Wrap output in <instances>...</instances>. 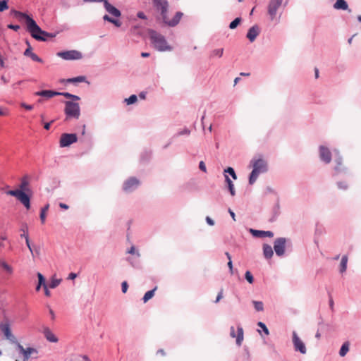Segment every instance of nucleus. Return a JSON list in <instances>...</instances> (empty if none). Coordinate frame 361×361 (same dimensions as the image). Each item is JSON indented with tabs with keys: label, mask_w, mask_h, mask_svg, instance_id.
Instances as JSON below:
<instances>
[{
	"label": "nucleus",
	"mask_w": 361,
	"mask_h": 361,
	"mask_svg": "<svg viewBox=\"0 0 361 361\" xmlns=\"http://www.w3.org/2000/svg\"><path fill=\"white\" fill-rule=\"evenodd\" d=\"M17 349L20 354L23 355V360L17 359L16 361H28L31 357L32 355H35L34 358H37V355L38 354V351L36 348L28 347L27 348H24L23 346L20 343H16Z\"/></svg>",
	"instance_id": "0eeeda50"
},
{
	"label": "nucleus",
	"mask_w": 361,
	"mask_h": 361,
	"mask_svg": "<svg viewBox=\"0 0 361 361\" xmlns=\"http://www.w3.org/2000/svg\"><path fill=\"white\" fill-rule=\"evenodd\" d=\"M78 140L77 135L75 133H63L60 138V147H66L71 144L76 142Z\"/></svg>",
	"instance_id": "2eb2a0df"
},
{
	"label": "nucleus",
	"mask_w": 361,
	"mask_h": 361,
	"mask_svg": "<svg viewBox=\"0 0 361 361\" xmlns=\"http://www.w3.org/2000/svg\"><path fill=\"white\" fill-rule=\"evenodd\" d=\"M43 334L48 341L51 343L58 342V338L53 334V332L48 327H45L44 329Z\"/></svg>",
	"instance_id": "b1692460"
},
{
	"label": "nucleus",
	"mask_w": 361,
	"mask_h": 361,
	"mask_svg": "<svg viewBox=\"0 0 361 361\" xmlns=\"http://www.w3.org/2000/svg\"><path fill=\"white\" fill-rule=\"evenodd\" d=\"M54 121L52 120L50 122L44 123V129H46L47 130H49L50 129V126H51V123H52Z\"/></svg>",
	"instance_id": "e2e57ef3"
},
{
	"label": "nucleus",
	"mask_w": 361,
	"mask_h": 361,
	"mask_svg": "<svg viewBox=\"0 0 361 361\" xmlns=\"http://www.w3.org/2000/svg\"><path fill=\"white\" fill-rule=\"evenodd\" d=\"M225 181L227 184L228 189L231 196H234L235 195V190L234 188V184L228 175L224 174Z\"/></svg>",
	"instance_id": "c85d7f7f"
},
{
	"label": "nucleus",
	"mask_w": 361,
	"mask_h": 361,
	"mask_svg": "<svg viewBox=\"0 0 361 361\" xmlns=\"http://www.w3.org/2000/svg\"><path fill=\"white\" fill-rule=\"evenodd\" d=\"M61 281V279L52 278L49 284V287L50 288H55L60 284Z\"/></svg>",
	"instance_id": "79ce46f5"
},
{
	"label": "nucleus",
	"mask_w": 361,
	"mask_h": 361,
	"mask_svg": "<svg viewBox=\"0 0 361 361\" xmlns=\"http://www.w3.org/2000/svg\"><path fill=\"white\" fill-rule=\"evenodd\" d=\"M281 212H280V204L279 200H277L276 202L274 205L272 209H271V216L269 219L270 222H274L276 220L278 216H279Z\"/></svg>",
	"instance_id": "5701e85b"
},
{
	"label": "nucleus",
	"mask_w": 361,
	"mask_h": 361,
	"mask_svg": "<svg viewBox=\"0 0 361 361\" xmlns=\"http://www.w3.org/2000/svg\"><path fill=\"white\" fill-rule=\"evenodd\" d=\"M37 278H38V284H39V286H43V287H45L47 286L45 282V278L41 273H39V272L37 273Z\"/></svg>",
	"instance_id": "a18cd8bd"
},
{
	"label": "nucleus",
	"mask_w": 361,
	"mask_h": 361,
	"mask_svg": "<svg viewBox=\"0 0 361 361\" xmlns=\"http://www.w3.org/2000/svg\"><path fill=\"white\" fill-rule=\"evenodd\" d=\"M112 17H110L109 15H104L103 16V20L104 21H108V22H111V20Z\"/></svg>",
	"instance_id": "774afa93"
},
{
	"label": "nucleus",
	"mask_w": 361,
	"mask_h": 361,
	"mask_svg": "<svg viewBox=\"0 0 361 361\" xmlns=\"http://www.w3.org/2000/svg\"><path fill=\"white\" fill-rule=\"evenodd\" d=\"M250 165L252 166V171L250 174L249 184L253 185L260 173L267 171L268 166L267 162L261 156L257 158H252L250 161Z\"/></svg>",
	"instance_id": "7ed1b4c3"
},
{
	"label": "nucleus",
	"mask_w": 361,
	"mask_h": 361,
	"mask_svg": "<svg viewBox=\"0 0 361 361\" xmlns=\"http://www.w3.org/2000/svg\"><path fill=\"white\" fill-rule=\"evenodd\" d=\"M335 163L336 166L334 168V172L333 176H336L339 174L344 173L348 174V169L343 166V158L339 154L338 152L335 150Z\"/></svg>",
	"instance_id": "9d476101"
},
{
	"label": "nucleus",
	"mask_w": 361,
	"mask_h": 361,
	"mask_svg": "<svg viewBox=\"0 0 361 361\" xmlns=\"http://www.w3.org/2000/svg\"><path fill=\"white\" fill-rule=\"evenodd\" d=\"M110 23L114 24L116 27H121L122 25L121 22L119 20L115 19L114 18H111Z\"/></svg>",
	"instance_id": "3c124183"
},
{
	"label": "nucleus",
	"mask_w": 361,
	"mask_h": 361,
	"mask_svg": "<svg viewBox=\"0 0 361 361\" xmlns=\"http://www.w3.org/2000/svg\"><path fill=\"white\" fill-rule=\"evenodd\" d=\"M156 290H157V287H155L154 289L148 290L147 292L145 293V294L144 295V296L142 298V300L145 303L147 302L149 300H150L154 295V292Z\"/></svg>",
	"instance_id": "473e14b6"
},
{
	"label": "nucleus",
	"mask_w": 361,
	"mask_h": 361,
	"mask_svg": "<svg viewBox=\"0 0 361 361\" xmlns=\"http://www.w3.org/2000/svg\"><path fill=\"white\" fill-rule=\"evenodd\" d=\"M37 94L47 99L52 98L56 95H63L66 98H71L72 96L68 92H37Z\"/></svg>",
	"instance_id": "a211bd4d"
},
{
	"label": "nucleus",
	"mask_w": 361,
	"mask_h": 361,
	"mask_svg": "<svg viewBox=\"0 0 361 361\" xmlns=\"http://www.w3.org/2000/svg\"><path fill=\"white\" fill-rule=\"evenodd\" d=\"M137 101V96L136 94H132L128 98H126L124 99V102L126 103L127 105L133 104Z\"/></svg>",
	"instance_id": "e433bc0d"
},
{
	"label": "nucleus",
	"mask_w": 361,
	"mask_h": 361,
	"mask_svg": "<svg viewBox=\"0 0 361 361\" xmlns=\"http://www.w3.org/2000/svg\"><path fill=\"white\" fill-rule=\"evenodd\" d=\"M65 113L67 116L78 118L80 115V109L78 103L68 101L66 102Z\"/></svg>",
	"instance_id": "6e6552de"
},
{
	"label": "nucleus",
	"mask_w": 361,
	"mask_h": 361,
	"mask_svg": "<svg viewBox=\"0 0 361 361\" xmlns=\"http://www.w3.org/2000/svg\"><path fill=\"white\" fill-rule=\"evenodd\" d=\"M77 276H78L77 274L71 272L69 274L68 279L73 280L77 277Z\"/></svg>",
	"instance_id": "0e129e2a"
},
{
	"label": "nucleus",
	"mask_w": 361,
	"mask_h": 361,
	"mask_svg": "<svg viewBox=\"0 0 361 361\" xmlns=\"http://www.w3.org/2000/svg\"><path fill=\"white\" fill-rule=\"evenodd\" d=\"M336 185L339 190H347L348 189V184L346 181H338Z\"/></svg>",
	"instance_id": "ea45409f"
},
{
	"label": "nucleus",
	"mask_w": 361,
	"mask_h": 361,
	"mask_svg": "<svg viewBox=\"0 0 361 361\" xmlns=\"http://www.w3.org/2000/svg\"><path fill=\"white\" fill-rule=\"evenodd\" d=\"M137 18H139L140 19H143V20H146L147 19V16L142 11H139L137 13Z\"/></svg>",
	"instance_id": "13d9d810"
},
{
	"label": "nucleus",
	"mask_w": 361,
	"mask_h": 361,
	"mask_svg": "<svg viewBox=\"0 0 361 361\" xmlns=\"http://www.w3.org/2000/svg\"><path fill=\"white\" fill-rule=\"evenodd\" d=\"M318 154L319 160L325 164H329L332 160V152L330 149L325 145H320L318 147Z\"/></svg>",
	"instance_id": "1a4fd4ad"
},
{
	"label": "nucleus",
	"mask_w": 361,
	"mask_h": 361,
	"mask_svg": "<svg viewBox=\"0 0 361 361\" xmlns=\"http://www.w3.org/2000/svg\"><path fill=\"white\" fill-rule=\"evenodd\" d=\"M349 348H350V343L349 341H345L341 348H340V350H339V355L341 357H344L345 356V355L348 353V352L349 351Z\"/></svg>",
	"instance_id": "7c9ffc66"
},
{
	"label": "nucleus",
	"mask_w": 361,
	"mask_h": 361,
	"mask_svg": "<svg viewBox=\"0 0 361 361\" xmlns=\"http://www.w3.org/2000/svg\"><path fill=\"white\" fill-rule=\"evenodd\" d=\"M259 27L257 25H255L248 30L246 37L250 42H253L256 39L257 37L259 35Z\"/></svg>",
	"instance_id": "412c9836"
},
{
	"label": "nucleus",
	"mask_w": 361,
	"mask_h": 361,
	"mask_svg": "<svg viewBox=\"0 0 361 361\" xmlns=\"http://www.w3.org/2000/svg\"><path fill=\"white\" fill-rule=\"evenodd\" d=\"M240 22H241L240 18H235L232 22L230 23L229 28L232 29V30L236 28Z\"/></svg>",
	"instance_id": "37998d69"
},
{
	"label": "nucleus",
	"mask_w": 361,
	"mask_h": 361,
	"mask_svg": "<svg viewBox=\"0 0 361 361\" xmlns=\"http://www.w3.org/2000/svg\"><path fill=\"white\" fill-rule=\"evenodd\" d=\"M245 278L249 283H250V284L253 283L254 277L250 271H246V272L245 274Z\"/></svg>",
	"instance_id": "49530a36"
},
{
	"label": "nucleus",
	"mask_w": 361,
	"mask_h": 361,
	"mask_svg": "<svg viewBox=\"0 0 361 361\" xmlns=\"http://www.w3.org/2000/svg\"><path fill=\"white\" fill-rule=\"evenodd\" d=\"M190 130L188 128H185L183 130H179L177 133H176L173 135V137H176L185 135H190Z\"/></svg>",
	"instance_id": "c03bdc74"
},
{
	"label": "nucleus",
	"mask_w": 361,
	"mask_h": 361,
	"mask_svg": "<svg viewBox=\"0 0 361 361\" xmlns=\"http://www.w3.org/2000/svg\"><path fill=\"white\" fill-rule=\"evenodd\" d=\"M126 260L133 266V267H136V263L133 260L131 257H128Z\"/></svg>",
	"instance_id": "69168bd1"
},
{
	"label": "nucleus",
	"mask_w": 361,
	"mask_h": 361,
	"mask_svg": "<svg viewBox=\"0 0 361 361\" xmlns=\"http://www.w3.org/2000/svg\"><path fill=\"white\" fill-rule=\"evenodd\" d=\"M152 4L155 10L159 13L163 23L169 27L176 26L183 16L182 12L178 11L172 19H169L168 17L169 5L167 0H152Z\"/></svg>",
	"instance_id": "f257e3e1"
},
{
	"label": "nucleus",
	"mask_w": 361,
	"mask_h": 361,
	"mask_svg": "<svg viewBox=\"0 0 361 361\" xmlns=\"http://www.w3.org/2000/svg\"><path fill=\"white\" fill-rule=\"evenodd\" d=\"M128 288V284L127 281H123L121 283V290L123 293H126Z\"/></svg>",
	"instance_id": "603ef678"
},
{
	"label": "nucleus",
	"mask_w": 361,
	"mask_h": 361,
	"mask_svg": "<svg viewBox=\"0 0 361 361\" xmlns=\"http://www.w3.org/2000/svg\"><path fill=\"white\" fill-rule=\"evenodd\" d=\"M32 50V47L27 48L24 51V55L25 56L30 57L31 59L34 61L42 63V59L39 58L36 54L33 53Z\"/></svg>",
	"instance_id": "bb28decb"
},
{
	"label": "nucleus",
	"mask_w": 361,
	"mask_h": 361,
	"mask_svg": "<svg viewBox=\"0 0 361 361\" xmlns=\"http://www.w3.org/2000/svg\"><path fill=\"white\" fill-rule=\"evenodd\" d=\"M7 27L8 29L13 30L14 31H18L20 28V25H13V24H8L7 25Z\"/></svg>",
	"instance_id": "864d4df0"
},
{
	"label": "nucleus",
	"mask_w": 361,
	"mask_h": 361,
	"mask_svg": "<svg viewBox=\"0 0 361 361\" xmlns=\"http://www.w3.org/2000/svg\"><path fill=\"white\" fill-rule=\"evenodd\" d=\"M0 267L8 274H11L13 272L12 267L8 264L5 261L0 260Z\"/></svg>",
	"instance_id": "72a5a7b5"
},
{
	"label": "nucleus",
	"mask_w": 361,
	"mask_h": 361,
	"mask_svg": "<svg viewBox=\"0 0 361 361\" xmlns=\"http://www.w3.org/2000/svg\"><path fill=\"white\" fill-rule=\"evenodd\" d=\"M199 168L202 171H203L204 173L207 172L206 165L203 161H200Z\"/></svg>",
	"instance_id": "5fc2aeb1"
},
{
	"label": "nucleus",
	"mask_w": 361,
	"mask_h": 361,
	"mask_svg": "<svg viewBox=\"0 0 361 361\" xmlns=\"http://www.w3.org/2000/svg\"><path fill=\"white\" fill-rule=\"evenodd\" d=\"M292 342L295 351L300 352L301 354L307 353V348L304 342L299 338L295 331L292 334Z\"/></svg>",
	"instance_id": "ddd939ff"
},
{
	"label": "nucleus",
	"mask_w": 361,
	"mask_h": 361,
	"mask_svg": "<svg viewBox=\"0 0 361 361\" xmlns=\"http://www.w3.org/2000/svg\"><path fill=\"white\" fill-rule=\"evenodd\" d=\"M27 30L34 39L40 42H46L47 38L55 37V34L42 30L34 19L30 22Z\"/></svg>",
	"instance_id": "39448f33"
},
{
	"label": "nucleus",
	"mask_w": 361,
	"mask_h": 361,
	"mask_svg": "<svg viewBox=\"0 0 361 361\" xmlns=\"http://www.w3.org/2000/svg\"><path fill=\"white\" fill-rule=\"evenodd\" d=\"M20 106L25 108L26 110L30 111L33 109V106L30 104H27L24 102L20 103Z\"/></svg>",
	"instance_id": "6e6d98bb"
},
{
	"label": "nucleus",
	"mask_w": 361,
	"mask_h": 361,
	"mask_svg": "<svg viewBox=\"0 0 361 361\" xmlns=\"http://www.w3.org/2000/svg\"><path fill=\"white\" fill-rule=\"evenodd\" d=\"M224 173H228L233 180H236L238 178L234 169L232 167H228L224 169Z\"/></svg>",
	"instance_id": "a19ab883"
},
{
	"label": "nucleus",
	"mask_w": 361,
	"mask_h": 361,
	"mask_svg": "<svg viewBox=\"0 0 361 361\" xmlns=\"http://www.w3.org/2000/svg\"><path fill=\"white\" fill-rule=\"evenodd\" d=\"M223 298V290L221 289L219 293H218L216 298L214 301L215 303H217L219 302V300Z\"/></svg>",
	"instance_id": "4d7b16f0"
},
{
	"label": "nucleus",
	"mask_w": 361,
	"mask_h": 361,
	"mask_svg": "<svg viewBox=\"0 0 361 361\" xmlns=\"http://www.w3.org/2000/svg\"><path fill=\"white\" fill-rule=\"evenodd\" d=\"M8 8V0L0 1V12H3Z\"/></svg>",
	"instance_id": "de8ad7c7"
},
{
	"label": "nucleus",
	"mask_w": 361,
	"mask_h": 361,
	"mask_svg": "<svg viewBox=\"0 0 361 361\" xmlns=\"http://www.w3.org/2000/svg\"><path fill=\"white\" fill-rule=\"evenodd\" d=\"M25 243H26V245H27L28 249L30 250L32 255L34 256V252H33L32 248L31 247L28 235L25 236Z\"/></svg>",
	"instance_id": "8fccbe9b"
},
{
	"label": "nucleus",
	"mask_w": 361,
	"mask_h": 361,
	"mask_svg": "<svg viewBox=\"0 0 361 361\" xmlns=\"http://www.w3.org/2000/svg\"><path fill=\"white\" fill-rule=\"evenodd\" d=\"M57 56L64 60H78L82 57V53L77 50L60 51L57 53Z\"/></svg>",
	"instance_id": "4468645a"
},
{
	"label": "nucleus",
	"mask_w": 361,
	"mask_h": 361,
	"mask_svg": "<svg viewBox=\"0 0 361 361\" xmlns=\"http://www.w3.org/2000/svg\"><path fill=\"white\" fill-rule=\"evenodd\" d=\"M230 336L232 338H236V344L238 346L242 345L244 338L243 329L240 325L237 326V335L235 334V329L233 326L230 328Z\"/></svg>",
	"instance_id": "f3484780"
},
{
	"label": "nucleus",
	"mask_w": 361,
	"mask_h": 361,
	"mask_svg": "<svg viewBox=\"0 0 361 361\" xmlns=\"http://www.w3.org/2000/svg\"><path fill=\"white\" fill-rule=\"evenodd\" d=\"M0 331L4 334L5 338L12 343H18L16 338L11 333L10 322L8 320H6L4 322L0 323Z\"/></svg>",
	"instance_id": "f8f14e48"
},
{
	"label": "nucleus",
	"mask_w": 361,
	"mask_h": 361,
	"mask_svg": "<svg viewBox=\"0 0 361 361\" xmlns=\"http://www.w3.org/2000/svg\"><path fill=\"white\" fill-rule=\"evenodd\" d=\"M26 191H30L29 188V180L27 176L20 179L19 189L11 190L6 192V194L15 197L27 209H30V195L26 193Z\"/></svg>",
	"instance_id": "f03ea898"
},
{
	"label": "nucleus",
	"mask_w": 361,
	"mask_h": 361,
	"mask_svg": "<svg viewBox=\"0 0 361 361\" xmlns=\"http://www.w3.org/2000/svg\"><path fill=\"white\" fill-rule=\"evenodd\" d=\"M10 14L13 17L18 18L19 20L25 19L27 27H28V25H30V22L33 20V18L28 16L27 13L16 11L15 9H12L10 12Z\"/></svg>",
	"instance_id": "aec40b11"
},
{
	"label": "nucleus",
	"mask_w": 361,
	"mask_h": 361,
	"mask_svg": "<svg viewBox=\"0 0 361 361\" xmlns=\"http://www.w3.org/2000/svg\"><path fill=\"white\" fill-rule=\"evenodd\" d=\"M333 7L336 10H344L351 12V9L348 8V3L345 0H336Z\"/></svg>",
	"instance_id": "393cba45"
},
{
	"label": "nucleus",
	"mask_w": 361,
	"mask_h": 361,
	"mask_svg": "<svg viewBox=\"0 0 361 361\" xmlns=\"http://www.w3.org/2000/svg\"><path fill=\"white\" fill-rule=\"evenodd\" d=\"M223 53H224V49L223 48H221V49H214L211 51L210 53V57L211 58H213V57H221L222 55H223Z\"/></svg>",
	"instance_id": "c9c22d12"
},
{
	"label": "nucleus",
	"mask_w": 361,
	"mask_h": 361,
	"mask_svg": "<svg viewBox=\"0 0 361 361\" xmlns=\"http://www.w3.org/2000/svg\"><path fill=\"white\" fill-rule=\"evenodd\" d=\"M348 260V258L347 255H343L341 257L340 267H339L340 273L343 274V273L345 272V271L347 269Z\"/></svg>",
	"instance_id": "c756f323"
},
{
	"label": "nucleus",
	"mask_w": 361,
	"mask_h": 361,
	"mask_svg": "<svg viewBox=\"0 0 361 361\" xmlns=\"http://www.w3.org/2000/svg\"><path fill=\"white\" fill-rule=\"evenodd\" d=\"M252 304L256 311L261 312L264 310V304L262 301L253 300Z\"/></svg>",
	"instance_id": "4c0bfd02"
},
{
	"label": "nucleus",
	"mask_w": 361,
	"mask_h": 361,
	"mask_svg": "<svg viewBox=\"0 0 361 361\" xmlns=\"http://www.w3.org/2000/svg\"><path fill=\"white\" fill-rule=\"evenodd\" d=\"M149 37L154 47L159 51H171V47L167 43L164 36L154 30H149Z\"/></svg>",
	"instance_id": "20e7f679"
},
{
	"label": "nucleus",
	"mask_w": 361,
	"mask_h": 361,
	"mask_svg": "<svg viewBox=\"0 0 361 361\" xmlns=\"http://www.w3.org/2000/svg\"><path fill=\"white\" fill-rule=\"evenodd\" d=\"M228 267L229 269V272L231 274H233V262L232 260H230L228 262Z\"/></svg>",
	"instance_id": "bf43d9fd"
},
{
	"label": "nucleus",
	"mask_w": 361,
	"mask_h": 361,
	"mask_svg": "<svg viewBox=\"0 0 361 361\" xmlns=\"http://www.w3.org/2000/svg\"><path fill=\"white\" fill-rule=\"evenodd\" d=\"M99 1L104 3V7L109 14L117 18L121 16V11L115 6L111 5L107 0H99Z\"/></svg>",
	"instance_id": "6ab92c4d"
},
{
	"label": "nucleus",
	"mask_w": 361,
	"mask_h": 361,
	"mask_svg": "<svg viewBox=\"0 0 361 361\" xmlns=\"http://www.w3.org/2000/svg\"><path fill=\"white\" fill-rule=\"evenodd\" d=\"M86 81V77L85 76H78L75 78H68V79H61L60 80V82L61 83H76V82H82Z\"/></svg>",
	"instance_id": "a878e982"
},
{
	"label": "nucleus",
	"mask_w": 361,
	"mask_h": 361,
	"mask_svg": "<svg viewBox=\"0 0 361 361\" xmlns=\"http://www.w3.org/2000/svg\"><path fill=\"white\" fill-rule=\"evenodd\" d=\"M257 326H259L262 331H264V333L266 334V335H269V329L267 327L266 324L262 322H259L257 323Z\"/></svg>",
	"instance_id": "09e8293b"
},
{
	"label": "nucleus",
	"mask_w": 361,
	"mask_h": 361,
	"mask_svg": "<svg viewBox=\"0 0 361 361\" xmlns=\"http://www.w3.org/2000/svg\"><path fill=\"white\" fill-rule=\"evenodd\" d=\"M250 233L255 238H272L274 236V233L270 231H260L255 230L253 228L250 229Z\"/></svg>",
	"instance_id": "4be33fe9"
},
{
	"label": "nucleus",
	"mask_w": 361,
	"mask_h": 361,
	"mask_svg": "<svg viewBox=\"0 0 361 361\" xmlns=\"http://www.w3.org/2000/svg\"><path fill=\"white\" fill-rule=\"evenodd\" d=\"M126 253L135 255L138 258L140 257L139 250H136L134 245H132L130 248H128L126 251Z\"/></svg>",
	"instance_id": "58836bf2"
},
{
	"label": "nucleus",
	"mask_w": 361,
	"mask_h": 361,
	"mask_svg": "<svg viewBox=\"0 0 361 361\" xmlns=\"http://www.w3.org/2000/svg\"><path fill=\"white\" fill-rule=\"evenodd\" d=\"M206 221L209 226H214V221L212 219H211L209 216L206 217Z\"/></svg>",
	"instance_id": "680f3d73"
},
{
	"label": "nucleus",
	"mask_w": 361,
	"mask_h": 361,
	"mask_svg": "<svg viewBox=\"0 0 361 361\" xmlns=\"http://www.w3.org/2000/svg\"><path fill=\"white\" fill-rule=\"evenodd\" d=\"M140 184L139 179L135 177H130L123 182L122 189L126 193H131L139 187Z\"/></svg>",
	"instance_id": "9b49d317"
},
{
	"label": "nucleus",
	"mask_w": 361,
	"mask_h": 361,
	"mask_svg": "<svg viewBox=\"0 0 361 361\" xmlns=\"http://www.w3.org/2000/svg\"><path fill=\"white\" fill-rule=\"evenodd\" d=\"M283 0H269L268 5V14L273 20L277 13L279 8L281 6Z\"/></svg>",
	"instance_id": "dca6fc26"
},
{
	"label": "nucleus",
	"mask_w": 361,
	"mask_h": 361,
	"mask_svg": "<svg viewBox=\"0 0 361 361\" xmlns=\"http://www.w3.org/2000/svg\"><path fill=\"white\" fill-rule=\"evenodd\" d=\"M291 245L290 239L283 237L277 238L274 242V250L278 257H282L285 254L286 247Z\"/></svg>",
	"instance_id": "423d86ee"
},
{
	"label": "nucleus",
	"mask_w": 361,
	"mask_h": 361,
	"mask_svg": "<svg viewBox=\"0 0 361 361\" xmlns=\"http://www.w3.org/2000/svg\"><path fill=\"white\" fill-rule=\"evenodd\" d=\"M152 155V152L149 150H145L140 154V160L141 161H147Z\"/></svg>",
	"instance_id": "f704fd0d"
},
{
	"label": "nucleus",
	"mask_w": 361,
	"mask_h": 361,
	"mask_svg": "<svg viewBox=\"0 0 361 361\" xmlns=\"http://www.w3.org/2000/svg\"><path fill=\"white\" fill-rule=\"evenodd\" d=\"M147 92H140L137 98L139 97L140 99L144 100L146 98Z\"/></svg>",
	"instance_id": "052dcab7"
},
{
	"label": "nucleus",
	"mask_w": 361,
	"mask_h": 361,
	"mask_svg": "<svg viewBox=\"0 0 361 361\" xmlns=\"http://www.w3.org/2000/svg\"><path fill=\"white\" fill-rule=\"evenodd\" d=\"M59 207L63 209H68L69 208L68 204L62 202L59 203Z\"/></svg>",
	"instance_id": "338daca9"
},
{
	"label": "nucleus",
	"mask_w": 361,
	"mask_h": 361,
	"mask_svg": "<svg viewBox=\"0 0 361 361\" xmlns=\"http://www.w3.org/2000/svg\"><path fill=\"white\" fill-rule=\"evenodd\" d=\"M49 208V204H47L44 207L41 209L39 218L42 224H44L46 219V212Z\"/></svg>",
	"instance_id": "2f4dec72"
},
{
	"label": "nucleus",
	"mask_w": 361,
	"mask_h": 361,
	"mask_svg": "<svg viewBox=\"0 0 361 361\" xmlns=\"http://www.w3.org/2000/svg\"><path fill=\"white\" fill-rule=\"evenodd\" d=\"M263 255L267 259H271L273 257L274 251L271 245L268 244L263 245Z\"/></svg>",
	"instance_id": "cd10ccee"
}]
</instances>
